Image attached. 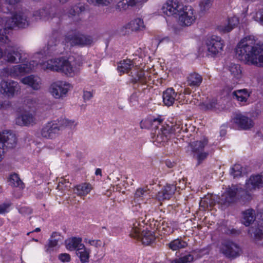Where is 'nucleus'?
<instances>
[{"mask_svg": "<svg viewBox=\"0 0 263 263\" xmlns=\"http://www.w3.org/2000/svg\"><path fill=\"white\" fill-rule=\"evenodd\" d=\"M179 185L178 186L179 188H184L185 187V181L184 179L181 180L180 179L179 180Z\"/></svg>", "mask_w": 263, "mask_h": 263, "instance_id": "61", "label": "nucleus"}, {"mask_svg": "<svg viewBox=\"0 0 263 263\" xmlns=\"http://www.w3.org/2000/svg\"><path fill=\"white\" fill-rule=\"evenodd\" d=\"M212 0H202L199 4L200 11L206 12L209 10L212 6Z\"/></svg>", "mask_w": 263, "mask_h": 263, "instance_id": "46", "label": "nucleus"}, {"mask_svg": "<svg viewBox=\"0 0 263 263\" xmlns=\"http://www.w3.org/2000/svg\"><path fill=\"white\" fill-rule=\"evenodd\" d=\"M16 144L15 135L10 131H5L0 133V162L4 158V147L11 148Z\"/></svg>", "mask_w": 263, "mask_h": 263, "instance_id": "11", "label": "nucleus"}, {"mask_svg": "<svg viewBox=\"0 0 263 263\" xmlns=\"http://www.w3.org/2000/svg\"><path fill=\"white\" fill-rule=\"evenodd\" d=\"M63 237L60 233L53 232L48 240V244L45 246L46 251L50 252L52 249L58 246L59 242L62 241Z\"/></svg>", "mask_w": 263, "mask_h": 263, "instance_id": "25", "label": "nucleus"}, {"mask_svg": "<svg viewBox=\"0 0 263 263\" xmlns=\"http://www.w3.org/2000/svg\"><path fill=\"white\" fill-rule=\"evenodd\" d=\"M207 144L208 139L206 138H203L200 140L191 143V147L193 152L197 155L198 164H200L208 156V153L204 151V148Z\"/></svg>", "mask_w": 263, "mask_h": 263, "instance_id": "15", "label": "nucleus"}, {"mask_svg": "<svg viewBox=\"0 0 263 263\" xmlns=\"http://www.w3.org/2000/svg\"><path fill=\"white\" fill-rule=\"evenodd\" d=\"M9 206V205L8 204H0V214L7 212Z\"/></svg>", "mask_w": 263, "mask_h": 263, "instance_id": "58", "label": "nucleus"}, {"mask_svg": "<svg viewBox=\"0 0 263 263\" xmlns=\"http://www.w3.org/2000/svg\"><path fill=\"white\" fill-rule=\"evenodd\" d=\"M34 115L29 112H25L16 119V123L23 126H29L35 123Z\"/></svg>", "mask_w": 263, "mask_h": 263, "instance_id": "24", "label": "nucleus"}, {"mask_svg": "<svg viewBox=\"0 0 263 263\" xmlns=\"http://www.w3.org/2000/svg\"><path fill=\"white\" fill-rule=\"evenodd\" d=\"M133 66L134 63L132 60L129 59L124 60L118 64L117 69L120 74H122L127 73Z\"/></svg>", "mask_w": 263, "mask_h": 263, "instance_id": "32", "label": "nucleus"}, {"mask_svg": "<svg viewBox=\"0 0 263 263\" xmlns=\"http://www.w3.org/2000/svg\"><path fill=\"white\" fill-rule=\"evenodd\" d=\"M21 82L31 87L34 90H40L42 86L41 78L32 74L23 78L21 80Z\"/></svg>", "mask_w": 263, "mask_h": 263, "instance_id": "21", "label": "nucleus"}, {"mask_svg": "<svg viewBox=\"0 0 263 263\" xmlns=\"http://www.w3.org/2000/svg\"><path fill=\"white\" fill-rule=\"evenodd\" d=\"M93 97V92L90 91H84L83 98L85 101L90 100Z\"/></svg>", "mask_w": 263, "mask_h": 263, "instance_id": "55", "label": "nucleus"}, {"mask_svg": "<svg viewBox=\"0 0 263 263\" xmlns=\"http://www.w3.org/2000/svg\"><path fill=\"white\" fill-rule=\"evenodd\" d=\"M187 84L192 87L199 86L202 81L201 76L197 73H191L187 78Z\"/></svg>", "mask_w": 263, "mask_h": 263, "instance_id": "35", "label": "nucleus"}, {"mask_svg": "<svg viewBox=\"0 0 263 263\" xmlns=\"http://www.w3.org/2000/svg\"><path fill=\"white\" fill-rule=\"evenodd\" d=\"M239 20L237 17L234 16L229 19L228 24L221 25L218 27L219 31L227 33L231 31L238 24Z\"/></svg>", "mask_w": 263, "mask_h": 263, "instance_id": "30", "label": "nucleus"}, {"mask_svg": "<svg viewBox=\"0 0 263 263\" xmlns=\"http://www.w3.org/2000/svg\"><path fill=\"white\" fill-rule=\"evenodd\" d=\"M92 190V186L89 183H83L76 185L74 189V193L79 196H85Z\"/></svg>", "mask_w": 263, "mask_h": 263, "instance_id": "29", "label": "nucleus"}, {"mask_svg": "<svg viewBox=\"0 0 263 263\" xmlns=\"http://www.w3.org/2000/svg\"><path fill=\"white\" fill-rule=\"evenodd\" d=\"M29 13L18 11L15 13L11 17H0V28L12 29L15 27L25 28L29 25Z\"/></svg>", "mask_w": 263, "mask_h": 263, "instance_id": "4", "label": "nucleus"}, {"mask_svg": "<svg viewBox=\"0 0 263 263\" xmlns=\"http://www.w3.org/2000/svg\"><path fill=\"white\" fill-rule=\"evenodd\" d=\"M229 70L233 77L238 79L241 77V69L238 64L231 63L229 66Z\"/></svg>", "mask_w": 263, "mask_h": 263, "instance_id": "38", "label": "nucleus"}, {"mask_svg": "<svg viewBox=\"0 0 263 263\" xmlns=\"http://www.w3.org/2000/svg\"><path fill=\"white\" fill-rule=\"evenodd\" d=\"M86 242L90 246H94L96 248L101 247L102 246V242L100 240L89 239L88 241Z\"/></svg>", "mask_w": 263, "mask_h": 263, "instance_id": "53", "label": "nucleus"}, {"mask_svg": "<svg viewBox=\"0 0 263 263\" xmlns=\"http://www.w3.org/2000/svg\"><path fill=\"white\" fill-rule=\"evenodd\" d=\"M177 93L172 88H170L165 90L163 93V101L164 104L167 106L172 105L176 100Z\"/></svg>", "mask_w": 263, "mask_h": 263, "instance_id": "26", "label": "nucleus"}, {"mask_svg": "<svg viewBox=\"0 0 263 263\" xmlns=\"http://www.w3.org/2000/svg\"><path fill=\"white\" fill-rule=\"evenodd\" d=\"M183 6L177 1L168 0L163 6L162 12L167 16L178 14L181 12Z\"/></svg>", "mask_w": 263, "mask_h": 263, "instance_id": "18", "label": "nucleus"}, {"mask_svg": "<svg viewBox=\"0 0 263 263\" xmlns=\"http://www.w3.org/2000/svg\"><path fill=\"white\" fill-rule=\"evenodd\" d=\"M194 260V256L192 254L185 255L178 259L171 261L170 263H190Z\"/></svg>", "mask_w": 263, "mask_h": 263, "instance_id": "42", "label": "nucleus"}, {"mask_svg": "<svg viewBox=\"0 0 263 263\" xmlns=\"http://www.w3.org/2000/svg\"><path fill=\"white\" fill-rule=\"evenodd\" d=\"M239 189L236 185H232L227 189L225 192L221 195L218 201L219 204L228 206L233 203L237 199V194Z\"/></svg>", "mask_w": 263, "mask_h": 263, "instance_id": "16", "label": "nucleus"}, {"mask_svg": "<svg viewBox=\"0 0 263 263\" xmlns=\"http://www.w3.org/2000/svg\"><path fill=\"white\" fill-rule=\"evenodd\" d=\"M221 251L227 257L235 258L239 255L241 249L237 244L229 241L222 243Z\"/></svg>", "mask_w": 263, "mask_h": 263, "instance_id": "19", "label": "nucleus"}, {"mask_svg": "<svg viewBox=\"0 0 263 263\" xmlns=\"http://www.w3.org/2000/svg\"><path fill=\"white\" fill-rule=\"evenodd\" d=\"M8 182L9 185L13 187H17L20 189H23L24 187V183L16 174H13L10 175L9 178Z\"/></svg>", "mask_w": 263, "mask_h": 263, "instance_id": "36", "label": "nucleus"}, {"mask_svg": "<svg viewBox=\"0 0 263 263\" xmlns=\"http://www.w3.org/2000/svg\"><path fill=\"white\" fill-rule=\"evenodd\" d=\"M215 204V201L214 199V197L209 195L203 198L200 202V206L204 208H208V206L212 207L214 206Z\"/></svg>", "mask_w": 263, "mask_h": 263, "instance_id": "39", "label": "nucleus"}, {"mask_svg": "<svg viewBox=\"0 0 263 263\" xmlns=\"http://www.w3.org/2000/svg\"><path fill=\"white\" fill-rule=\"evenodd\" d=\"M147 0H128V4L130 6H134L137 5L145 3Z\"/></svg>", "mask_w": 263, "mask_h": 263, "instance_id": "56", "label": "nucleus"}, {"mask_svg": "<svg viewBox=\"0 0 263 263\" xmlns=\"http://www.w3.org/2000/svg\"><path fill=\"white\" fill-rule=\"evenodd\" d=\"M89 4L93 5L94 6H106L114 1V0H86Z\"/></svg>", "mask_w": 263, "mask_h": 263, "instance_id": "44", "label": "nucleus"}, {"mask_svg": "<svg viewBox=\"0 0 263 263\" xmlns=\"http://www.w3.org/2000/svg\"><path fill=\"white\" fill-rule=\"evenodd\" d=\"M128 3V0L120 1L117 4V7L120 9H126L130 6Z\"/></svg>", "mask_w": 263, "mask_h": 263, "instance_id": "52", "label": "nucleus"}, {"mask_svg": "<svg viewBox=\"0 0 263 263\" xmlns=\"http://www.w3.org/2000/svg\"><path fill=\"white\" fill-rule=\"evenodd\" d=\"M61 130V126L57 121L48 122L41 129V135L43 138L52 139L58 136Z\"/></svg>", "mask_w": 263, "mask_h": 263, "instance_id": "14", "label": "nucleus"}, {"mask_svg": "<svg viewBox=\"0 0 263 263\" xmlns=\"http://www.w3.org/2000/svg\"><path fill=\"white\" fill-rule=\"evenodd\" d=\"M39 65L36 61H32L29 63H23L3 68L0 72L2 78L11 77L16 78L26 73L31 72Z\"/></svg>", "mask_w": 263, "mask_h": 263, "instance_id": "5", "label": "nucleus"}, {"mask_svg": "<svg viewBox=\"0 0 263 263\" xmlns=\"http://www.w3.org/2000/svg\"><path fill=\"white\" fill-rule=\"evenodd\" d=\"M6 60L11 63H18L25 62L26 53L16 47L8 45L5 51Z\"/></svg>", "mask_w": 263, "mask_h": 263, "instance_id": "9", "label": "nucleus"}, {"mask_svg": "<svg viewBox=\"0 0 263 263\" xmlns=\"http://www.w3.org/2000/svg\"><path fill=\"white\" fill-rule=\"evenodd\" d=\"M147 72L140 70L137 73L138 80L142 83H146L149 80L150 76Z\"/></svg>", "mask_w": 263, "mask_h": 263, "instance_id": "47", "label": "nucleus"}, {"mask_svg": "<svg viewBox=\"0 0 263 263\" xmlns=\"http://www.w3.org/2000/svg\"><path fill=\"white\" fill-rule=\"evenodd\" d=\"M21 90L18 83L13 80H3L0 83V92L4 96L13 98Z\"/></svg>", "mask_w": 263, "mask_h": 263, "instance_id": "12", "label": "nucleus"}, {"mask_svg": "<svg viewBox=\"0 0 263 263\" xmlns=\"http://www.w3.org/2000/svg\"><path fill=\"white\" fill-rule=\"evenodd\" d=\"M25 104L28 109L33 110L37 106V100L36 99L28 98L25 101Z\"/></svg>", "mask_w": 263, "mask_h": 263, "instance_id": "48", "label": "nucleus"}, {"mask_svg": "<svg viewBox=\"0 0 263 263\" xmlns=\"http://www.w3.org/2000/svg\"><path fill=\"white\" fill-rule=\"evenodd\" d=\"M149 193V190L146 188L138 189L135 193L134 202L140 204L141 200H144L147 196H150Z\"/></svg>", "mask_w": 263, "mask_h": 263, "instance_id": "34", "label": "nucleus"}, {"mask_svg": "<svg viewBox=\"0 0 263 263\" xmlns=\"http://www.w3.org/2000/svg\"><path fill=\"white\" fill-rule=\"evenodd\" d=\"M191 90L189 88H185L184 90V93L189 95L191 93Z\"/></svg>", "mask_w": 263, "mask_h": 263, "instance_id": "63", "label": "nucleus"}, {"mask_svg": "<svg viewBox=\"0 0 263 263\" xmlns=\"http://www.w3.org/2000/svg\"><path fill=\"white\" fill-rule=\"evenodd\" d=\"M242 167L239 164H235L230 171V174L235 178L241 176Z\"/></svg>", "mask_w": 263, "mask_h": 263, "instance_id": "45", "label": "nucleus"}, {"mask_svg": "<svg viewBox=\"0 0 263 263\" xmlns=\"http://www.w3.org/2000/svg\"><path fill=\"white\" fill-rule=\"evenodd\" d=\"M254 20L261 25H263V9L258 10L253 16Z\"/></svg>", "mask_w": 263, "mask_h": 263, "instance_id": "49", "label": "nucleus"}, {"mask_svg": "<svg viewBox=\"0 0 263 263\" xmlns=\"http://www.w3.org/2000/svg\"><path fill=\"white\" fill-rule=\"evenodd\" d=\"M21 1V0H4V2L6 4L12 6L18 4Z\"/></svg>", "mask_w": 263, "mask_h": 263, "instance_id": "59", "label": "nucleus"}, {"mask_svg": "<svg viewBox=\"0 0 263 263\" xmlns=\"http://www.w3.org/2000/svg\"><path fill=\"white\" fill-rule=\"evenodd\" d=\"M65 41L71 46H86L91 44L93 42L90 36L73 32L67 33L65 36Z\"/></svg>", "mask_w": 263, "mask_h": 263, "instance_id": "10", "label": "nucleus"}, {"mask_svg": "<svg viewBox=\"0 0 263 263\" xmlns=\"http://www.w3.org/2000/svg\"><path fill=\"white\" fill-rule=\"evenodd\" d=\"M7 28H0V44L10 45V41L7 35Z\"/></svg>", "mask_w": 263, "mask_h": 263, "instance_id": "43", "label": "nucleus"}, {"mask_svg": "<svg viewBox=\"0 0 263 263\" xmlns=\"http://www.w3.org/2000/svg\"><path fill=\"white\" fill-rule=\"evenodd\" d=\"M58 123L61 126V130L64 127L73 128L77 125V123L73 120H69L67 119H62L57 120Z\"/></svg>", "mask_w": 263, "mask_h": 263, "instance_id": "41", "label": "nucleus"}, {"mask_svg": "<svg viewBox=\"0 0 263 263\" xmlns=\"http://www.w3.org/2000/svg\"><path fill=\"white\" fill-rule=\"evenodd\" d=\"M168 246L171 250L176 251L180 249L185 248L187 246V243L185 241L178 238L171 241L168 244Z\"/></svg>", "mask_w": 263, "mask_h": 263, "instance_id": "37", "label": "nucleus"}, {"mask_svg": "<svg viewBox=\"0 0 263 263\" xmlns=\"http://www.w3.org/2000/svg\"><path fill=\"white\" fill-rule=\"evenodd\" d=\"M235 53L239 60L249 65L263 67V44L256 43L254 36L241 39L235 48Z\"/></svg>", "mask_w": 263, "mask_h": 263, "instance_id": "1", "label": "nucleus"}, {"mask_svg": "<svg viewBox=\"0 0 263 263\" xmlns=\"http://www.w3.org/2000/svg\"><path fill=\"white\" fill-rule=\"evenodd\" d=\"M249 233L253 234L254 240L256 243H259L263 239V232L262 230L259 228L254 229L251 228L249 230Z\"/></svg>", "mask_w": 263, "mask_h": 263, "instance_id": "40", "label": "nucleus"}, {"mask_svg": "<svg viewBox=\"0 0 263 263\" xmlns=\"http://www.w3.org/2000/svg\"><path fill=\"white\" fill-rule=\"evenodd\" d=\"M71 88L70 83L65 81H58L51 84L49 92L54 98L63 99L67 96L68 92Z\"/></svg>", "mask_w": 263, "mask_h": 263, "instance_id": "8", "label": "nucleus"}, {"mask_svg": "<svg viewBox=\"0 0 263 263\" xmlns=\"http://www.w3.org/2000/svg\"><path fill=\"white\" fill-rule=\"evenodd\" d=\"M208 55L216 57L220 54L224 46V41L218 36L212 35L205 41Z\"/></svg>", "mask_w": 263, "mask_h": 263, "instance_id": "7", "label": "nucleus"}, {"mask_svg": "<svg viewBox=\"0 0 263 263\" xmlns=\"http://www.w3.org/2000/svg\"><path fill=\"white\" fill-rule=\"evenodd\" d=\"M19 213L23 216H27L32 213V210L27 206H22L19 208L18 209Z\"/></svg>", "mask_w": 263, "mask_h": 263, "instance_id": "51", "label": "nucleus"}, {"mask_svg": "<svg viewBox=\"0 0 263 263\" xmlns=\"http://www.w3.org/2000/svg\"><path fill=\"white\" fill-rule=\"evenodd\" d=\"M232 121L238 128L244 130L252 128L254 124L252 119L241 114L236 115Z\"/></svg>", "mask_w": 263, "mask_h": 263, "instance_id": "17", "label": "nucleus"}, {"mask_svg": "<svg viewBox=\"0 0 263 263\" xmlns=\"http://www.w3.org/2000/svg\"><path fill=\"white\" fill-rule=\"evenodd\" d=\"M127 28L133 31H139L145 28L144 22L141 18H136L132 20L127 25Z\"/></svg>", "mask_w": 263, "mask_h": 263, "instance_id": "31", "label": "nucleus"}, {"mask_svg": "<svg viewBox=\"0 0 263 263\" xmlns=\"http://www.w3.org/2000/svg\"><path fill=\"white\" fill-rule=\"evenodd\" d=\"M90 253V250L87 248L85 245L83 248H80L76 252L77 255L82 263H87L89 261Z\"/></svg>", "mask_w": 263, "mask_h": 263, "instance_id": "33", "label": "nucleus"}, {"mask_svg": "<svg viewBox=\"0 0 263 263\" xmlns=\"http://www.w3.org/2000/svg\"><path fill=\"white\" fill-rule=\"evenodd\" d=\"M178 15L181 25L185 26H189L193 24L197 17L195 11L191 6H183L181 12H179Z\"/></svg>", "mask_w": 263, "mask_h": 263, "instance_id": "13", "label": "nucleus"}, {"mask_svg": "<svg viewBox=\"0 0 263 263\" xmlns=\"http://www.w3.org/2000/svg\"><path fill=\"white\" fill-rule=\"evenodd\" d=\"M39 65L43 69L62 72L70 77L74 75L77 72L76 68L68 60L63 57L51 59L45 62L40 63Z\"/></svg>", "mask_w": 263, "mask_h": 263, "instance_id": "3", "label": "nucleus"}, {"mask_svg": "<svg viewBox=\"0 0 263 263\" xmlns=\"http://www.w3.org/2000/svg\"><path fill=\"white\" fill-rule=\"evenodd\" d=\"M166 224H163L162 225V229L165 231V233L167 234H171L174 232V230L172 228L168 227Z\"/></svg>", "mask_w": 263, "mask_h": 263, "instance_id": "57", "label": "nucleus"}, {"mask_svg": "<svg viewBox=\"0 0 263 263\" xmlns=\"http://www.w3.org/2000/svg\"><path fill=\"white\" fill-rule=\"evenodd\" d=\"M250 93L246 89H239L232 92V97L243 105L250 97Z\"/></svg>", "mask_w": 263, "mask_h": 263, "instance_id": "28", "label": "nucleus"}, {"mask_svg": "<svg viewBox=\"0 0 263 263\" xmlns=\"http://www.w3.org/2000/svg\"><path fill=\"white\" fill-rule=\"evenodd\" d=\"M84 245L82 243V238L80 237H72L65 240V246L69 251H78L80 248H83Z\"/></svg>", "mask_w": 263, "mask_h": 263, "instance_id": "23", "label": "nucleus"}, {"mask_svg": "<svg viewBox=\"0 0 263 263\" xmlns=\"http://www.w3.org/2000/svg\"><path fill=\"white\" fill-rule=\"evenodd\" d=\"M59 259L62 262H69L71 257L69 254L62 253L59 255Z\"/></svg>", "mask_w": 263, "mask_h": 263, "instance_id": "54", "label": "nucleus"}, {"mask_svg": "<svg viewBox=\"0 0 263 263\" xmlns=\"http://www.w3.org/2000/svg\"><path fill=\"white\" fill-rule=\"evenodd\" d=\"M143 225V222L141 223L140 221H136L133 223L129 235L132 237L140 239L143 244L148 245L155 239V236L152 232L144 230L142 231Z\"/></svg>", "mask_w": 263, "mask_h": 263, "instance_id": "6", "label": "nucleus"}, {"mask_svg": "<svg viewBox=\"0 0 263 263\" xmlns=\"http://www.w3.org/2000/svg\"><path fill=\"white\" fill-rule=\"evenodd\" d=\"M82 9L81 7L75 6L69 10L68 12V16L71 17L75 16L77 14H78L79 12H82Z\"/></svg>", "mask_w": 263, "mask_h": 263, "instance_id": "50", "label": "nucleus"}, {"mask_svg": "<svg viewBox=\"0 0 263 263\" xmlns=\"http://www.w3.org/2000/svg\"><path fill=\"white\" fill-rule=\"evenodd\" d=\"M176 190V186L167 184L158 193L156 198L160 201L169 199L174 194Z\"/></svg>", "mask_w": 263, "mask_h": 263, "instance_id": "22", "label": "nucleus"}, {"mask_svg": "<svg viewBox=\"0 0 263 263\" xmlns=\"http://www.w3.org/2000/svg\"><path fill=\"white\" fill-rule=\"evenodd\" d=\"M101 173H102L101 170L100 168H97L96 170L95 174L96 175H101Z\"/></svg>", "mask_w": 263, "mask_h": 263, "instance_id": "62", "label": "nucleus"}, {"mask_svg": "<svg viewBox=\"0 0 263 263\" xmlns=\"http://www.w3.org/2000/svg\"><path fill=\"white\" fill-rule=\"evenodd\" d=\"M163 120L161 117L153 118L151 120L152 126L156 128L153 137L154 142L157 144H162L167 142L176 133H180L181 128L179 125H175L173 127H170L167 125L166 127L162 126L160 129H159L158 125H160Z\"/></svg>", "mask_w": 263, "mask_h": 263, "instance_id": "2", "label": "nucleus"}, {"mask_svg": "<svg viewBox=\"0 0 263 263\" xmlns=\"http://www.w3.org/2000/svg\"><path fill=\"white\" fill-rule=\"evenodd\" d=\"M255 219V212L252 209H247L242 212L241 222L246 227L249 226Z\"/></svg>", "mask_w": 263, "mask_h": 263, "instance_id": "27", "label": "nucleus"}, {"mask_svg": "<svg viewBox=\"0 0 263 263\" xmlns=\"http://www.w3.org/2000/svg\"><path fill=\"white\" fill-rule=\"evenodd\" d=\"M262 186L263 175H252L246 183V189L247 191L259 189Z\"/></svg>", "mask_w": 263, "mask_h": 263, "instance_id": "20", "label": "nucleus"}, {"mask_svg": "<svg viewBox=\"0 0 263 263\" xmlns=\"http://www.w3.org/2000/svg\"><path fill=\"white\" fill-rule=\"evenodd\" d=\"M217 101L216 100H213L211 102L207 104V107L209 109H212L216 107Z\"/></svg>", "mask_w": 263, "mask_h": 263, "instance_id": "60", "label": "nucleus"}, {"mask_svg": "<svg viewBox=\"0 0 263 263\" xmlns=\"http://www.w3.org/2000/svg\"><path fill=\"white\" fill-rule=\"evenodd\" d=\"M166 164L167 166L170 168L172 167L173 166V164L171 162H166Z\"/></svg>", "mask_w": 263, "mask_h": 263, "instance_id": "64", "label": "nucleus"}]
</instances>
